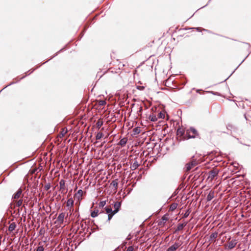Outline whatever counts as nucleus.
<instances>
[{
	"mask_svg": "<svg viewBox=\"0 0 251 251\" xmlns=\"http://www.w3.org/2000/svg\"><path fill=\"white\" fill-rule=\"evenodd\" d=\"M186 137L184 138V139H189L190 138H195L199 136L198 131L194 128L191 127L187 129L186 131Z\"/></svg>",
	"mask_w": 251,
	"mask_h": 251,
	"instance_id": "f257e3e1",
	"label": "nucleus"
},
{
	"mask_svg": "<svg viewBox=\"0 0 251 251\" xmlns=\"http://www.w3.org/2000/svg\"><path fill=\"white\" fill-rule=\"evenodd\" d=\"M219 172V170L217 168H214L212 170L209 171L207 180L209 181H212L217 176Z\"/></svg>",
	"mask_w": 251,
	"mask_h": 251,
	"instance_id": "f03ea898",
	"label": "nucleus"
},
{
	"mask_svg": "<svg viewBox=\"0 0 251 251\" xmlns=\"http://www.w3.org/2000/svg\"><path fill=\"white\" fill-rule=\"evenodd\" d=\"M231 238H229L227 243L225 245V249L226 250H232L236 247L238 241L236 239H232L230 240Z\"/></svg>",
	"mask_w": 251,
	"mask_h": 251,
	"instance_id": "7ed1b4c3",
	"label": "nucleus"
},
{
	"mask_svg": "<svg viewBox=\"0 0 251 251\" xmlns=\"http://www.w3.org/2000/svg\"><path fill=\"white\" fill-rule=\"evenodd\" d=\"M198 163V161L195 159L192 158L191 161L187 163L185 165L186 173H188L192 168L195 167Z\"/></svg>",
	"mask_w": 251,
	"mask_h": 251,
	"instance_id": "20e7f679",
	"label": "nucleus"
},
{
	"mask_svg": "<svg viewBox=\"0 0 251 251\" xmlns=\"http://www.w3.org/2000/svg\"><path fill=\"white\" fill-rule=\"evenodd\" d=\"M176 135L177 136V138H180L179 140H185V137H186V133L185 132V130L182 127H179L176 131Z\"/></svg>",
	"mask_w": 251,
	"mask_h": 251,
	"instance_id": "39448f33",
	"label": "nucleus"
},
{
	"mask_svg": "<svg viewBox=\"0 0 251 251\" xmlns=\"http://www.w3.org/2000/svg\"><path fill=\"white\" fill-rule=\"evenodd\" d=\"M59 191L61 194H65L68 191V188L65 185V180L61 179L59 181Z\"/></svg>",
	"mask_w": 251,
	"mask_h": 251,
	"instance_id": "423d86ee",
	"label": "nucleus"
},
{
	"mask_svg": "<svg viewBox=\"0 0 251 251\" xmlns=\"http://www.w3.org/2000/svg\"><path fill=\"white\" fill-rule=\"evenodd\" d=\"M104 209L105 210L106 213L108 214V220L110 221L112 219L113 216L114 215L113 214V210H112L110 206H106L104 208Z\"/></svg>",
	"mask_w": 251,
	"mask_h": 251,
	"instance_id": "0eeeda50",
	"label": "nucleus"
},
{
	"mask_svg": "<svg viewBox=\"0 0 251 251\" xmlns=\"http://www.w3.org/2000/svg\"><path fill=\"white\" fill-rule=\"evenodd\" d=\"M168 220L169 215L165 214L161 218V219L159 220L158 224L159 226H163Z\"/></svg>",
	"mask_w": 251,
	"mask_h": 251,
	"instance_id": "6e6552de",
	"label": "nucleus"
},
{
	"mask_svg": "<svg viewBox=\"0 0 251 251\" xmlns=\"http://www.w3.org/2000/svg\"><path fill=\"white\" fill-rule=\"evenodd\" d=\"M113 205V203L112 204ZM113 206L114 207V210L113 212V214H115L117 213L120 210L121 206V201H116L114 202Z\"/></svg>",
	"mask_w": 251,
	"mask_h": 251,
	"instance_id": "1a4fd4ad",
	"label": "nucleus"
},
{
	"mask_svg": "<svg viewBox=\"0 0 251 251\" xmlns=\"http://www.w3.org/2000/svg\"><path fill=\"white\" fill-rule=\"evenodd\" d=\"M180 246L181 244L179 242H175L167 249V251H176Z\"/></svg>",
	"mask_w": 251,
	"mask_h": 251,
	"instance_id": "9d476101",
	"label": "nucleus"
},
{
	"mask_svg": "<svg viewBox=\"0 0 251 251\" xmlns=\"http://www.w3.org/2000/svg\"><path fill=\"white\" fill-rule=\"evenodd\" d=\"M67 206L68 207V209L71 211L74 210V200L72 198L68 199L67 201Z\"/></svg>",
	"mask_w": 251,
	"mask_h": 251,
	"instance_id": "9b49d317",
	"label": "nucleus"
},
{
	"mask_svg": "<svg viewBox=\"0 0 251 251\" xmlns=\"http://www.w3.org/2000/svg\"><path fill=\"white\" fill-rule=\"evenodd\" d=\"M83 194V191L82 190L80 189L74 195L75 198L78 200L79 203L80 202V201L82 200V196Z\"/></svg>",
	"mask_w": 251,
	"mask_h": 251,
	"instance_id": "f8f14e48",
	"label": "nucleus"
},
{
	"mask_svg": "<svg viewBox=\"0 0 251 251\" xmlns=\"http://www.w3.org/2000/svg\"><path fill=\"white\" fill-rule=\"evenodd\" d=\"M64 217H65L64 213H61L59 214V215H58V216L57 217V221L58 223L60 224H62L64 221Z\"/></svg>",
	"mask_w": 251,
	"mask_h": 251,
	"instance_id": "ddd939ff",
	"label": "nucleus"
},
{
	"mask_svg": "<svg viewBox=\"0 0 251 251\" xmlns=\"http://www.w3.org/2000/svg\"><path fill=\"white\" fill-rule=\"evenodd\" d=\"M187 224V222H184L182 224H178L177 228L175 230V232H176L178 231L181 230L183 229L184 226H185Z\"/></svg>",
	"mask_w": 251,
	"mask_h": 251,
	"instance_id": "4468645a",
	"label": "nucleus"
},
{
	"mask_svg": "<svg viewBox=\"0 0 251 251\" xmlns=\"http://www.w3.org/2000/svg\"><path fill=\"white\" fill-rule=\"evenodd\" d=\"M110 186L114 187L115 192H116L118 186V179L113 180L110 183Z\"/></svg>",
	"mask_w": 251,
	"mask_h": 251,
	"instance_id": "2eb2a0df",
	"label": "nucleus"
},
{
	"mask_svg": "<svg viewBox=\"0 0 251 251\" xmlns=\"http://www.w3.org/2000/svg\"><path fill=\"white\" fill-rule=\"evenodd\" d=\"M22 189H19L15 194H14V195L12 197V199H19L21 194H22Z\"/></svg>",
	"mask_w": 251,
	"mask_h": 251,
	"instance_id": "dca6fc26",
	"label": "nucleus"
},
{
	"mask_svg": "<svg viewBox=\"0 0 251 251\" xmlns=\"http://www.w3.org/2000/svg\"><path fill=\"white\" fill-rule=\"evenodd\" d=\"M127 142V138H123V139H122L120 142H119V143L118 144V145H120L121 147H124L126 143Z\"/></svg>",
	"mask_w": 251,
	"mask_h": 251,
	"instance_id": "f3484780",
	"label": "nucleus"
},
{
	"mask_svg": "<svg viewBox=\"0 0 251 251\" xmlns=\"http://www.w3.org/2000/svg\"><path fill=\"white\" fill-rule=\"evenodd\" d=\"M215 193L213 191H210L207 196V201H210L214 197Z\"/></svg>",
	"mask_w": 251,
	"mask_h": 251,
	"instance_id": "a211bd4d",
	"label": "nucleus"
},
{
	"mask_svg": "<svg viewBox=\"0 0 251 251\" xmlns=\"http://www.w3.org/2000/svg\"><path fill=\"white\" fill-rule=\"evenodd\" d=\"M67 129L65 128H62L61 129V132L59 133L58 135V137L60 138H63L66 134L67 133Z\"/></svg>",
	"mask_w": 251,
	"mask_h": 251,
	"instance_id": "6ab92c4d",
	"label": "nucleus"
},
{
	"mask_svg": "<svg viewBox=\"0 0 251 251\" xmlns=\"http://www.w3.org/2000/svg\"><path fill=\"white\" fill-rule=\"evenodd\" d=\"M218 237V232H214V233H212L210 235V241H214L215 242V239L217 238Z\"/></svg>",
	"mask_w": 251,
	"mask_h": 251,
	"instance_id": "aec40b11",
	"label": "nucleus"
},
{
	"mask_svg": "<svg viewBox=\"0 0 251 251\" xmlns=\"http://www.w3.org/2000/svg\"><path fill=\"white\" fill-rule=\"evenodd\" d=\"M149 119L152 122H156L158 120V117L156 115L152 113L149 116Z\"/></svg>",
	"mask_w": 251,
	"mask_h": 251,
	"instance_id": "412c9836",
	"label": "nucleus"
},
{
	"mask_svg": "<svg viewBox=\"0 0 251 251\" xmlns=\"http://www.w3.org/2000/svg\"><path fill=\"white\" fill-rule=\"evenodd\" d=\"M16 225L15 223H12L10 224L9 227H8V230L10 232H12L16 228Z\"/></svg>",
	"mask_w": 251,
	"mask_h": 251,
	"instance_id": "4be33fe9",
	"label": "nucleus"
},
{
	"mask_svg": "<svg viewBox=\"0 0 251 251\" xmlns=\"http://www.w3.org/2000/svg\"><path fill=\"white\" fill-rule=\"evenodd\" d=\"M139 166V163L137 161H135L131 166V169L132 170H136Z\"/></svg>",
	"mask_w": 251,
	"mask_h": 251,
	"instance_id": "5701e85b",
	"label": "nucleus"
},
{
	"mask_svg": "<svg viewBox=\"0 0 251 251\" xmlns=\"http://www.w3.org/2000/svg\"><path fill=\"white\" fill-rule=\"evenodd\" d=\"M103 136V134L102 132H98L96 136V140H100Z\"/></svg>",
	"mask_w": 251,
	"mask_h": 251,
	"instance_id": "b1692460",
	"label": "nucleus"
},
{
	"mask_svg": "<svg viewBox=\"0 0 251 251\" xmlns=\"http://www.w3.org/2000/svg\"><path fill=\"white\" fill-rule=\"evenodd\" d=\"M177 206V204L176 203H174L171 205L170 209L172 211H173L176 208Z\"/></svg>",
	"mask_w": 251,
	"mask_h": 251,
	"instance_id": "393cba45",
	"label": "nucleus"
},
{
	"mask_svg": "<svg viewBox=\"0 0 251 251\" xmlns=\"http://www.w3.org/2000/svg\"><path fill=\"white\" fill-rule=\"evenodd\" d=\"M98 212H99V211H98V210H94V211H93L91 213V216L92 217H93V218L96 217H97V216H98Z\"/></svg>",
	"mask_w": 251,
	"mask_h": 251,
	"instance_id": "a878e982",
	"label": "nucleus"
},
{
	"mask_svg": "<svg viewBox=\"0 0 251 251\" xmlns=\"http://www.w3.org/2000/svg\"><path fill=\"white\" fill-rule=\"evenodd\" d=\"M157 117L158 118L164 119L165 118V113L160 112L158 113Z\"/></svg>",
	"mask_w": 251,
	"mask_h": 251,
	"instance_id": "bb28decb",
	"label": "nucleus"
},
{
	"mask_svg": "<svg viewBox=\"0 0 251 251\" xmlns=\"http://www.w3.org/2000/svg\"><path fill=\"white\" fill-rule=\"evenodd\" d=\"M106 104V102L103 100H100L98 101V104L100 106H103Z\"/></svg>",
	"mask_w": 251,
	"mask_h": 251,
	"instance_id": "cd10ccee",
	"label": "nucleus"
},
{
	"mask_svg": "<svg viewBox=\"0 0 251 251\" xmlns=\"http://www.w3.org/2000/svg\"><path fill=\"white\" fill-rule=\"evenodd\" d=\"M50 188V183L46 184L44 186V189L46 191L49 190Z\"/></svg>",
	"mask_w": 251,
	"mask_h": 251,
	"instance_id": "c85d7f7f",
	"label": "nucleus"
},
{
	"mask_svg": "<svg viewBox=\"0 0 251 251\" xmlns=\"http://www.w3.org/2000/svg\"><path fill=\"white\" fill-rule=\"evenodd\" d=\"M23 203V200H19V201H18L16 202V206H18V207H20V206L22 205Z\"/></svg>",
	"mask_w": 251,
	"mask_h": 251,
	"instance_id": "c756f323",
	"label": "nucleus"
},
{
	"mask_svg": "<svg viewBox=\"0 0 251 251\" xmlns=\"http://www.w3.org/2000/svg\"><path fill=\"white\" fill-rule=\"evenodd\" d=\"M105 204H106V201H102L100 202L99 206H100V207L103 208L105 206Z\"/></svg>",
	"mask_w": 251,
	"mask_h": 251,
	"instance_id": "7c9ffc66",
	"label": "nucleus"
},
{
	"mask_svg": "<svg viewBox=\"0 0 251 251\" xmlns=\"http://www.w3.org/2000/svg\"><path fill=\"white\" fill-rule=\"evenodd\" d=\"M44 250L43 246H39L37 248L36 251H44Z\"/></svg>",
	"mask_w": 251,
	"mask_h": 251,
	"instance_id": "2f4dec72",
	"label": "nucleus"
},
{
	"mask_svg": "<svg viewBox=\"0 0 251 251\" xmlns=\"http://www.w3.org/2000/svg\"><path fill=\"white\" fill-rule=\"evenodd\" d=\"M133 250H134V249H133V247L132 246H129L127 248L126 251H133Z\"/></svg>",
	"mask_w": 251,
	"mask_h": 251,
	"instance_id": "473e14b6",
	"label": "nucleus"
},
{
	"mask_svg": "<svg viewBox=\"0 0 251 251\" xmlns=\"http://www.w3.org/2000/svg\"><path fill=\"white\" fill-rule=\"evenodd\" d=\"M137 88L139 90H143L145 88L144 86H137Z\"/></svg>",
	"mask_w": 251,
	"mask_h": 251,
	"instance_id": "72a5a7b5",
	"label": "nucleus"
},
{
	"mask_svg": "<svg viewBox=\"0 0 251 251\" xmlns=\"http://www.w3.org/2000/svg\"><path fill=\"white\" fill-rule=\"evenodd\" d=\"M97 126L98 127H100L101 126V125H102V123L101 122V123H100L99 122H98L97 123Z\"/></svg>",
	"mask_w": 251,
	"mask_h": 251,
	"instance_id": "f704fd0d",
	"label": "nucleus"
},
{
	"mask_svg": "<svg viewBox=\"0 0 251 251\" xmlns=\"http://www.w3.org/2000/svg\"><path fill=\"white\" fill-rule=\"evenodd\" d=\"M189 215V214L187 213H185V214L184 215V217L186 218Z\"/></svg>",
	"mask_w": 251,
	"mask_h": 251,
	"instance_id": "c9c22d12",
	"label": "nucleus"
},
{
	"mask_svg": "<svg viewBox=\"0 0 251 251\" xmlns=\"http://www.w3.org/2000/svg\"><path fill=\"white\" fill-rule=\"evenodd\" d=\"M142 110V107H140V111H141Z\"/></svg>",
	"mask_w": 251,
	"mask_h": 251,
	"instance_id": "e433bc0d",
	"label": "nucleus"
}]
</instances>
